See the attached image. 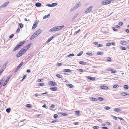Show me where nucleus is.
<instances>
[{"instance_id": "6e6552de", "label": "nucleus", "mask_w": 129, "mask_h": 129, "mask_svg": "<svg viewBox=\"0 0 129 129\" xmlns=\"http://www.w3.org/2000/svg\"><path fill=\"white\" fill-rule=\"evenodd\" d=\"M81 5V4L80 2L78 3L77 4L76 6H75V7H74V8H73V9L75 10L77 9V8L80 7Z\"/></svg>"}, {"instance_id": "473e14b6", "label": "nucleus", "mask_w": 129, "mask_h": 129, "mask_svg": "<svg viewBox=\"0 0 129 129\" xmlns=\"http://www.w3.org/2000/svg\"><path fill=\"white\" fill-rule=\"evenodd\" d=\"M119 86L118 85H115L113 86V88H117Z\"/></svg>"}, {"instance_id": "2f4dec72", "label": "nucleus", "mask_w": 129, "mask_h": 129, "mask_svg": "<svg viewBox=\"0 0 129 129\" xmlns=\"http://www.w3.org/2000/svg\"><path fill=\"white\" fill-rule=\"evenodd\" d=\"M111 59L110 57H107V61H111Z\"/></svg>"}, {"instance_id": "dca6fc26", "label": "nucleus", "mask_w": 129, "mask_h": 129, "mask_svg": "<svg viewBox=\"0 0 129 129\" xmlns=\"http://www.w3.org/2000/svg\"><path fill=\"white\" fill-rule=\"evenodd\" d=\"M54 38L53 36H52L46 42L47 43H48L52 39Z\"/></svg>"}, {"instance_id": "393cba45", "label": "nucleus", "mask_w": 129, "mask_h": 129, "mask_svg": "<svg viewBox=\"0 0 129 129\" xmlns=\"http://www.w3.org/2000/svg\"><path fill=\"white\" fill-rule=\"evenodd\" d=\"M121 95H127L128 94H126L125 92H122L121 93Z\"/></svg>"}, {"instance_id": "5701e85b", "label": "nucleus", "mask_w": 129, "mask_h": 129, "mask_svg": "<svg viewBox=\"0 0 129 129\" xmlns=\"http://www.w3.org/2000/svg\"><path fill=\"white\" fill-rule=\"evenodd\" d=\"M64 72H71V70L69 69H65L64 70Z\"/></svg>"}, {"instance_id": "09e8293b", "label": "nucleus", "mask_w": 129, "mask_h": 129, "mask_svg": "<svg viewBox=\"0 0 129 129\" xmlns=\"http://www.w3.org/2000/svg\"><path fill=\"white\" fill-rule=\"evenodd\" d=\"M58 117V115L57 114H55L54 115V118H56Z\"/></svg>"}, {"instance_id": "f257e3e1", "label": "nucleus", "mask_w": 129, "mask_h": 129, "mask_svg": "<svg viewBox=\"0 0 129 129\" xmlns=\"http://www.w3.org/2000/svg\"><path fill=\"white\" fill-rule=\"evenodd\" d=\"M31 45V43L30 44L28 45L22 49L16 54V57H19L23 55L30 48Z\"/></svg>"}, {"instance_id": "13d9d810", "label": "nucleus", "mask_w": 129, "mask_h": 129, "mask_svg": "<svg viewBox=\"0 0 129 129\" xmlns=\"http://www.w3.org/2000/svg\"><path fill=\"white\" fill-rule=\"evenodd\" d=\"M98 47H102L103 46V45L102 44H98Z\"/></svg>"}, {"instance_id": "bf43d9fd", "label": "nucleus", "mask_w": 129, "mask_h": 129, "mask_svg": "<svg viewBox=\"0 0 129 129\" xmlns=\"http://www.w3.org/2000/svg\"><path fill=\"white\" fill-rule=\"evenodd\" d=\"M7 81H5V82L4 83V84L3 85V86H5V85H6V84H7Z\"/></svg>"}, {"instance_id": "79ce46f5", "label": "nucleus", "mask_w": 129, "mask_h": 129, "mask_svg": "<svg viewBox=\"0 0 129 129\" xmlns=\"http://www.w3.org/2000/svg\"><path fill=\"white\" fill-rule=\"evenodd\" d=\"M115 111H116L118 112L120 111V109L118 108H116L114 109Z\"/></svg>"}, {"instance_id": "5fc2aeb1", "label": "nucleus", "mask_w": 129, "mask_h": 129, "mask_svg": "<svg viewBox=\"0 0 129 129\" xmlns=\"http://www.w3.org/2000/svg\"><path fill=\"white\" fill-rule=\"evenodd\" d=\"M115 27L116 28H121L120 26H119V25H115Z\"/></svg>"}, {"instance_id": "a18cd8bd", "label": "nucleus", "mask_w": 129, "mask_h": 129, "mask_svg": "<svg viewBox=\"0 0 129 129\" xmlns=\"http://www.w3.org/2000/svg\"><path fill=\"white\" fill-rule=\"evenodd\" d=\"M118 24L122 26L123 25V23L122 22H120L119 23V24Z\"/></svg>"}, {"instance_id": "a19ab883", "label": "nucleus", "mask_w": 129, "mask_h": 129, "mask_svg": "<svg viewBox=\"0 0 129 129\" xmlns=\"http://www.w3.org/2000/svg\"><path fill=\"white\" fill-rule=\"evenodd\" d=\"M77 70L78 71L80 72H83V70L81 69H77Z\"/></svg>"}, {"instance_id": "3c124183", "label": "nucleus", "mask_w": 129, "mask_h": 129, "mask_svg": "<svg viewBox=\"0 0 129 129\" xmlns=\"http://www.w3.org/2000/svg\"><path fill=\"white\" fill-rule=\"evenodd\" d=\"M19 26L21 28H22L23 27V25L22 23H20L19 24Z\"/></svg>"}, {"instance_id": "4c0bfd02", "label": "nucleus", "mask_w": 129, "mask_h": 129, "mask_svg": "<svg viewBox=\"0 0 129 129\" xmlns=\"http://www.w3.org/2000/svg\"><path fill=\"white\" fill-rule=\"evenodd\" d=\"M105 109L106 110H108L111 109V108L109 107L108 106H106L105 107Z\"/></svg>"}, {"instance_id": "e433bc0d", "label": "nucleus", "mask_w": 129, "mask_h": 129, "mask_svg": "<svg viewBox=\"0 0 129 129\" xmlns=\"http://www.w3.org/2000/svg\"><path fill=\"white\" fill-rule=\"evenodd\" d=\"M98 100H100L101 101H102L103 100V99L102 97H99L97 99Z\"/></svg>"}, {"instance_id": "7ed1b4c3", "label": "nucleus", "mask_w": 129, "mask_h": 129, "mask_svg": "<svg viewBox=\"0 0 129 129\" xmlns=\"http://www.w3.org/2000/svg\"><path fill=\"white\" fill-rule=\"evenodd\" d=\"M25 41L20 42L14 48L13 50V51H15L17 50L23 45L25 43Z\"/></svg>"}, {"instance_id": "a211bd4d", "label": "nucleus", "mask_w": 129, "mask_h": 129, "mask_svg": "<svg viewBox=\"0 0 129 129\" xmlns=\"http://www.w3.org/2000/svg\"><path fill=\"white\" fill-rule=\"evenodd\" d=\"M56 76L57 77L60 78H63V76L62 75L60 74H57L56 75Z\"/></svg>"}, {"instance_id": "37998d69", "label": "nucleus", "mask_w": 129, "mask_h": 129, "mask_svg": "<svg viewBox=\"0 0 129 129\" xmlns=\"http://www.w3.org/2000/svg\"><path fill=\"white\" fill-rule=\"evenodd\" d=\"M111 45V43H107L106 44V45L107 46H110Z\"/></svg>"}, {"instance_id": "39448f33", "label": "nucleus", "mask_w": 129, "mask_h": 129, "mask_svg": "<svg viewBox=\"0 0 129 129\" xmlns=\"http://www.w3.org/2000/svg\"><path fill=\"white\" fill-rule=\"evenodd\" d=\"M111 1H110L105 0L103 1L102 2V4L103 5H107L108 4H110Z\"/></svg>"}, {"instance_id": "58836bf2", "label": "nucleus", "mask_w": 129, "mask_h": 129, "mask_svg": "<svg viewBox=\"0 0 129 129\" xmlns=\"http://www.w3.org/2000/svg\"><path fill=\"white\" fill-rule=\"evenodd\" d=\"M61 114L63 116H67L68 115L67 114L64 113H61Z\"/></svg>"}, {"instance_id": "4be33fe9", "label": "nucleus", "mask_w": 129, "mask_h": 129, "mask_svg": "<svg viewBox=\"0 0 129 129\" xmlns=\"http://www.w3.org/2000/svg\"><path fill=\"white\" fill-rule=\"evenodd\" d=\"M91 100L92 101H96L98 100V99H97L93 98H92L91 99Z\"/></svg>"}, {"instance_id": "9d476101", "label": "nucleus", "mask_w": 129, "mask_h": 129, "mask_svg": "<svg viewBox=\"0 0 129 129\" xmlns=\"http://www.w3.org/2000/svg\"><path fill=\"white\" fill-rule=\"evenodd\" d=\"M49 85L52 86H55L56 85V83L53 81H50L49 83Z\"/></svg>"}, {"instance_id": "e2e57ef3", "label": "nucleus", "mask_w": 129, "mask_h": 129, "mask_svg": "<svg viewBox=\"0 0 129 129\" xmlns=\"http://www.w3.org/2000/svg\"><path fill=\"white\" fill-rule=\"evenodd\" d=\"M102 129H108V128L106 127H102Z\"/></svg>"}, {"instance_id": "c85d7f7f", "label": "nucleus", "mask_w": 129, "mask_h": 129, "mask_svg": "<svg viewBox=\"0 0 129 129\" xmlns=\"http://www.w3.org/2000/svg\"><path fill=\"white\" fill-rule=\"evenodd\" d=\"M26 106L28 108L31 107V105L30 104H27L26 105Z\"/></svg>"}, {"instance_id": "9b49d317", "label": "nucleus", "mask_w": 129, "mask_h": 129, "mask_svg": "<svg viewBox=\"0 0 129 129\" xmlns=\"http://www.w3.org/2000/svg\"><path fill=\"white\" fill-rule=\"evenodd\" d=\"M101 88L105 90L107 89H108V87L106 86L102 85L101 86Z\"/></svg>"}, {"instance_id": "aec40b11", "label": "nucleus", "mask_w": 129, "mask_h": 129, "mask_svg": "<svg viewBox=\"0 0 129 129\" xmlns=\"http://www.w3.org/2000/svg\"><path fill=\"white\" fill-rule=\"evenodd\" d=\"M45 83H39L38 84V85L40 86H44L45 85Z\"/></svg>"}, {"instance_id": "f704fd0d", "label": "nucleus", "mask_w": 129, "mask_h": 129, "mask_svg": "<svg viewBox=\"0 0 129 129\" xmlns=\"http://www.w3.org/2000/svg\"><path fill=\"white\" fill-rule=\"evenodd\" d=\"M74 54L73 53H72V54H70L69 55H68L67 56V57H70V56H74Z\"/></svg>"}, {"instance_id": "bb28decb", "label": "nucleus", "mask_w": 129, "mask_h": 129, "mask_svg": "<svg viewBox=\"0 0 129 129\" xmlns=\"http://www.w3.org/2000/svg\"><path fill=\"white\" fill-rule=\"evenodd\" d=\"M83 53V51H81L80 52V53H78L77 55L78 56H80Z\"/></svg>"}, {"instance_id": "0eeeda50", "label": "nucleus", "mask_w": 129, "mask_h": 129, "mask_svg": "<svg viewBox=\"0 0 129 129\" xmlns=\"http://www.w3.org/2000/svg\"><path fill=\"white\" fill-rule=\"evenodd\" d=\"M23 62H22L18 65V66L16 68L15 70V71L16 72H17L19 70V68L23 64Z\"/></svg>"}, {"instance_id": "412c9836", "label": "nucleus", "mask_w": 129, "mask_h": 129, "mask_svg": "<svg viewBox=\"0 0 129 129\" xmlns=\"http://www.w3.org/2000/svg\"><path fill=\"white\" fill-rule=\"evenodd\" d=\"M103 52H98L96 53V54L98 55H101L103 54Z\"/></svg>"}, {"instance_id": "a878e982", "label": "nucleus", "mask_w": 129, "mask_h": 129, "mask_svg": "<svg viewBox=\"0 0 129 129\" xmlns=\"http://www.w3.org/2000/svg\"><path fill=\"white\" fill-rule=\"evenodd\" d=\"M120 48L123 50H125L126 49V48L125 47L123 46H121Z\"/></svg>"}, {"instance_id": "4d7b16f0", "label": "nucleus", "mask_w": 129, "mask_h": 129, "mask_svg": "<svg viewBox=\"0 0 129 129\" xmlns=\"http://www.w3.org/2000/svg\"><path fill=\"white\" fill-rule=\"evenodd\" d=\"M112 28L113 29V30L115 31H117L118 30L117 29H115V28L114 27H112Z\"/></svg>"}, {"instance_id": "423d86ee", "label": "nucleus", "mask_w": 129, "mask_h": 129, "mask_svg": "<svg viewBox=\"0 0 129 129\" xmlns=\"http://www.w3.org/2000/svg\"><path fill=\"white\" fill-rule=\"evenodd\" d=\"M93 8V6H91L89 7L85 11V13H88L90 12L92 10V9Z\"/></svg>"}, {"instance_id": "b1692460", "label": "nucleus", "mask_w": 129, "mask_h": 129, "mask_svg": "<svg viewBox=\"0 0 129 129\" xmlns=\"http://www.w3.org/2000/svg\"><path fill=\"white\" fill-rule=\"evenodd\" d=\"M50 16V14H48L47 15H45L44 17H43V19H45L46 18H48Z\"/></svg>"}, {"instance_id": "49530a36", "label": "nucleus", "mask_w": 129, "mask_h": 129, "mask_svg": "<svg viewBox=\"0 0 129 129\" xmlns=\"http://www.w3.org/2000/svg\"><path fill=\"white\" fill-rule=\"evenodd\" d=\"M80 31V29H79L78 30L75 31V33L76 34H78V33Z\"/></svg>"}, {"instance_id": "6e6d98bb", "label": "nucleus", "mask_w": 129, "mask_h": 129, "mask_svg": "<svg viewBox=\"0 0 129 129\" xmlns=\"http://www.w3.org/2000/svg\"><path fill=\"white\" fill-rule=\"evenodd\" d=\"M86 54L89 56H91L92 55V54L90 53L87 52L86 53Z\"/></svg>"}, {"instance_id": "1a4fd4ad", "label": "nucleus", "mask_w": 129, "mask_h": 129, "mask_svg": "<svg viewBox=\"0 0 129 129\" xmlns=\"http://www.w3.org/2000/svg\"><path fill=\"white\" fill-rule=\"evenodd\" d=\"M86 78H87L92 81H94L95 80V79L94 78L90 76H87L86 77Z\"/></svg>"}, {"instance_id": "c03bdc74", "label": "nucleus", "mask_w": 129, "mask_h": 129, "mask_svg": "<svg viewBox=\"0 0 129 129\" xmlns=\"http://www.w3.org/2000/svg\"><path fill=\"white\" fill-rule=\"evenodd\" d=\"M99 128V127L97 126H94L93 127V128L94 129H98Z\"/></svg>"}, {"instance_id": "20e7f679", "label": "nucleus", "mask_w": 129, "mask_h": 129, "mask_svg": "<svg viewBox=\"0 0 129 129\" xmlns=\"http://www.w3.org/2000/svg\"><path fill=\"white\" fill-rule=\"evenodd\" d=\"M42 31L40 29H39L36 31L33 34V39L37 36Z\"/></svg>"}, {"instance_id": "338daca9", "label": "nucleus", "mask_w": 129, "mask_h": 129, "mask_svg": "<svg viewBox=\"0 0 129 129\" xmlns=\"http://www.w3.org/2000/svg\"><path fill=\"white\" fill-rule=\"evenodd\" d=\"M116 72V71H112L111 72V73H115Z\"/></svg>"}, {"instance_id": "f8f14e48", "label": "nucleus", "mask_w": 129, "mask_h": 129, "mask_svg": "<svg viewBox=\"0 0 129 129\" xmlns=\"http://www.w3.org/2000/svg\"><path fill=\"white\" fill-rule=\"evenodd\" d=\"M121 43L123 45H125L127 44V42L124 41H121Z\"/></svg>"}, {"instance_id": "774afa93", "label": "nucleus", "mask_w": 129, "mask_h": 129, "mask_svg": "<svg viewBox=\"0 0 129 129\" xmlns=\"http://www.w3.org/2000/svg\"><path fill=\"white\" fill-rule=\"evenodd\" d=\"M125 31L127 33H129V29H126L125 30Z\"/></svg>"}, {"instance_id": "0e129e2a", "label": "nucleus", "mask_w": 129, "mask_h": 129, "mask_svg": "<svg viewBox=\"0 0 129 129\" xmlns=\"http://www.w3.org/2000/svg\"><path fill=\"white\" fill-rule=\"evenodd\" d=\"M54 107H55V106L53 104H52L51 105V106H50V107L51 108H54Z\"/></svg>"}, {"instance_id": "72a5a7b5", "label": "nucleus", "mask_w": 129, "mask_h": 129, "mask_svg": "<svg viewBox=\"0 0 129 129\" xmlns=\"http://www.w3.org/2000/svg\"><path fill=\"white\" fill-rule=\"evenodd\" d=\"M11 77L10 76H9L7 78V79L6 81H7L8 82V81H9L10 79V78Z\"/></svg>"}, {"instance_id": "f3484780", "label": "nucleus", "mask_w": 129, "mask_h": 129, "mask_svg": "<svg viewBox=\"0 0 129 129\" xmlns=\"http://www.w3.org/2000/svg\"><path fill=\"white\" fill-rule=\"evenodd\" d=\"M67 86L70 88H72L74 86L72 84H67Z\"/></svg>"}, {"instance_id": "603ef678", "label": "nucleus", "mask_w": 129, "mask_h": 129, "mask_svg": "<svg viewBox=\"0 0 129 129\" xmlns=\"http://www.w3.org/2000/svg\"><path fill=\"white\" fill-rule=\"evenodd\" d=\"M14 35L13 34H11V35L10 36H9V38L10 39H11L14 36Z\"/></svg>"}, {"instance_id": "052dcab7", "label": "nucleus", "mask_w": 129, "mask_h": 129, "mask_svg": "<svg viewBox=\"0 0 129 129\" xmlns=\"http://www.w3.org/2000/svg\"><path fill=\"white\" fill-rule=\"evenodd\" d=\"M8 63V61H7L4 64V65L5 66H6Z\"/></svg>"}, {"instance_id": "7c9ffc66", "label": "nucleus", "mask_w": 129, "mask_h": 129, "mask_svg": "<svg viewBox=\"0 0 129 129\" xmlns=\"http://www.w3.org/2000/svg\"><path fill=\"white\" fill-rule=\"evenodd\" d=\"M11 109L10 108H8L6 109V111L8 113H9Z\"/></svg>"}, {"instance_id": "de8ad7c7", "label": "nucleus", "mask_w": 129, "mask_h": 129, "mask_svg": "<svg viewBox=\"0 0 129 129\" xmlns=\"http://www.w3.org/2000/svg\"><path fill=\"white\" fill-rule=\"evenodd\" d=\"M20 29L19 28H18L16 31V32L18 33L20 32Z\"/></svg>"}, {"instance_id": "69168bd1", "label": "nucleus", "mask_w": 129, "mask_h": 129, "mask_svg": "<svg viewBox=\"0 0 129 129\" xmlns=\"http://www.w3.org/2000/svg\"><path fill=\"white\" fill-rule=\"evenodd\" d=\"M94 44L95 45H98V42H94Z\"/></svg>"}, {"instance_id": "6ab92c4d", "label": "nucleus", "mask_w": 129, "mask_h": 129, "mask_svg": "<svg viewBox=\"0 0 129 129\" xmlns=\"http://www.w3.org/2000/svg\"><path fill=\"white\" fill-rule=\"evenodd\" d=\"M79 63V64H86V62L84 61H80Z\"/></svg>"}, {"instance_id": "f03ea898", "label": "nucleus", "mask_w": 129, "mask_h": 129, "mask_svg": "<svg viewBox=\"0 0 129 129\" xmlns=\"http://www.w3.org/2000/svg\"><path fill=\"white\" fill-rule=\"evenodd\" d=\"M64 26L63 25L61 26H56L51 28L49 30L50 31H59L63 28Z\"/></svg>"}, {"instance_id": "864d4df0", "label": "nucleus", "mask_w": 129, "mask_h": 129, "mask_svg": "<svg viewBox=\"0 0 129 129\" xmlns=\"http://www.w3.org/2000/svg\"><path fill=\"white\" fill-rule=\"evenodd\" d=\"M62 64V63H58L57 64V65L58 66H59L61 65Z\"/></svg>"}, {"instance_id": "ddd939ff", "label": "nucleus", "mask_w": 129, "mask_h": 129, "mask_svg": "<svg viewBox=\"0 0 129 129\" xmlns=\"http://www.w3.org/2000/svg\"><path fill=\"white\" fill-rule=\"evenodd\" d=\"M50 89L53 91H55L57 90V87H53L50 88Z\"/></svg>"}, {"instance_id": "cd10ccee", "label": "nucleus", "mask_w": 129, "mask_h": 129, "mask_svg": "<svg viewBox=\"0 0 129 129\" xmlns=\"http://www.w3.org/2000/svg\"><path fill=\"white\" fill-rule=\"evenodd\" d=\"M124 88L126 89H127L128 88V86L126 85H124Z\"/></svg>"}, {"instance_id": "ea45409f", "label": "nucleus", "mask_w": 129, "mask_h": 129, "mask_svg": "<svg viewBox=\"0 0 129 129\" xmlns=\"http://www.w3.org/2000/svg\"><path fill=\"white\" fill-rule=\"evenodd\" d=\"M9 3V2H7L6 3H5L3 5V6L4 7H6V6H7V5Z\"/></svg>"}, {"instance_id": "4468645a", "label": "nucleus", "mask_w": 129, "mask_h": 129, "mask_svg": "<svg viewBox=\"0 0 129 129\" xmlns=\"http://www.w3.org/2000/svg\"><path fill=\"white\" fill-rule=\"evenodd\" d=\"M38 24V22H36L35 23H34V25H33V28H36Z\"/></svg>"}, {"instance_id": "2eb2a0df", "label": "nucleus", "mask_w": 129, "mask_h": 129, "mask_svg": "<svg viewBox=\"0 0 129 129\" xmlns=\"http://www.w3.org/2000/svg\"><path fill=\"white\" fill-rule=\"evenodd\" d=\"M41 5V3H37L36 4V6L37 7H40Z\"/></svg>"}, {"instance_id": "8fccbe9b", "label": "nucleus", "mask_w": 129, "mask_h": 129, "mask_svg": "<svg viewBox=\"0 0 129 129\" xmlns=\"http://www.w3.org/2000/svg\"><path fill=\"white\" fill-rule=\"evenodd\" d=\"M26 75H24L23 76L22 79L21 80V81H22L26 78Z\"/></svg>"}, {"instance_id": "c756f323", "label": "nucleus", "mask_w": 129, "mask_h": 129, "mask_svg": "<svg viewBox=\"0 0 129 129\" xmlns=\"http://www.w3.org/2000/svg\"><path fill=\"white\" fill-rule=\"evenodd\" d=\"M52 4V7H54L56 6L57 5V3H53L51 4Z\"/></svg>"}, {"instance_id": "680f3d73", "label": "nucleus", "mask_w": 129, "mask_h": 129, "mask_svg": "<svg viewBox=\"0 0 129 129\" xmlns=\"http://www.w3.org/2000/svg\"><path fill=\"white\" fill-rule=\"evenodd\" d=\"M113 118L115 119V120H117V118L116 117L114 116H113Z\"/></svg>"}, {"instance_id": "c9c22d12", "label": "nucleus", "mask_w": 129, "mask_h": 129, "mask_svg": "<svg viewBox=\"0 0 129 129\" xmlns=\"http://www.w3.org/2000/svg\"><path fill=\"white\" fill-rule=\"evenodd\" d=\"M43 79H39L37 81L39 82H42L43 81Z\"/></svg>"}]
</instances>
